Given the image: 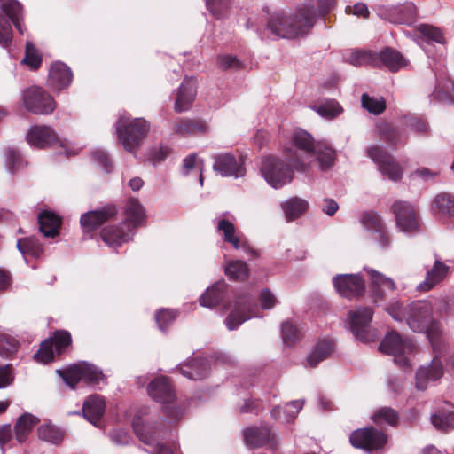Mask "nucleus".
Listing matches in <instances>:
<instances>
[{
  "instance_id": "f257e3e1",
  "label": "nucleus",
  "mask_w": 454,
  "mask_h": 454,
  "mask_svg": "<svg viewBox=\"0 0 454 454\" xmlns=\"http://www.w3.org/2000/svg\"><path fill=\"white\" fill-rule=\"evenodd\" d=\"M285 160L276 156L264 157L260 172L269 185L275 189L291 183L294 170L305 172L313 158L322 171L330 169L336 160V152L325 140L315 141L306 130L295 129L292 144L285 150Z\"/></svg>"
},
{
  "instance_id": "f03ea898",
  "label": "nucleus",
  "mask_w": 454,
  "mask_h": 454,
  "mask_svg": "<svg viewBox=\"0 0 454 454\" xmlns=\"http://www.w3.org/2000/svg\"><path fill=\"white\" fill-rule=\"evenodd\" d=\"M317 17V10L311 2L303 3L294 12L278 10L269 16L265 32L276 38L303 36L313 27Z\"/></svg>"
},
{
  "instance_id": "7ed1b4c3",
  "label": "nucleus",
  "mask_w": 454,
  "mask_h": 454,
  "mask_svg": "<svg viewBox=\"0 0 454 454\" xmlns=\"http://www.w3.org/2000/svg\"><path fill=\"white\" fill-rule=\"evenodd\" d=\"M125 213L126 221L119 225L106 227L101 231V238L108 247H117L130 240L135 233V229L142 223L145 217L143 206L135 198L127 201Z\"/></svg>"
},
{
  "instance_id": "20e7f679",
  "label": "nucleus",
  "mask_w": 454,
  "mask_h": 454,
  "mask_svg": "<svg viewBox=\"0 0 454 454\" xmlns=\"http://www.w3.org/2000/svg\"><path fill=\"white\" fill-rule=\"evenodd\" d=\"M115 128L123 148L134 153L147 136L150 125L143 118H135L129 121V118L122 116L115 124Z\"/></svg>"
},
{
  "instance_id": "39448f33",
  "label": "nucleus",
  "mask_w": 454,
  "mask_h": 454,
  "mask_svg": "<svg viewBox=\"0 0 454 454\" xmlns=\"http://www.w3.org/2000/svg\"><path fill=\"white\" fill-rule=\"evenodd\" d=\"M132 427L139 440L153 448L152 454H175L172 447L162 442L166 439L167 432L160 425L145 421L137 414L133 419Z\"/></svg>"
},
{
  "instance_id": "423d86ee",
  "label": "nucleus",
  "mask_w": 454,
  "mask_h": 454,
  "mask_svg": "<svg viewBox=\"0 0 454 454\" xmlns=\"http://www.w3.org/2000/svg\"><path fill=\"white\" fill-rule=\"evenodd\" d=\"M0 46L7 48L12 40L11 22L20 35L25 33L24 14L21 4L17 0H8L1 4Z\"/></svg>"
},
{
  "instance_id": "0eeeda50",
  "label": "nucleus",
  "mask_w": 454,
  "mask_h": 454,
  "mask_svg": "<svg viewBox=\"0 0 454 454\" xmlns=\"http://www.w3.org/2000/svg\"><path fill=\"white\" fill-rule=\"evenodd\" d=\"M406 322L415 333H436L438 321L433 318V306L428 301H415L405 309Z\"/></svg>"
},
{
  "instance_id": "6e6552de",
  "label": "nucleus",
  "mask_w": 454,
  "mask_h": 454,
  "mask_svg": "<svg viewBox=\"0 0 454 454\" xmlns=\"http://www.w3.org/2000/svg\"><path fill=\"white\" fill-rule=\"evenodd\" d=\"M149 395L163 404L162 410L170 420H177L182 416L181 409L176 404V395L167 377L156 378L147 387Z\"/></svg>"
},
{
  "instance_id": "1a4fd4ad",
  "label": "nucleus",
  "mask_w": 454,
  "mask_h": 454,
  "mask_svg": "<svg viewBox=\"0 0 454 454\" xmlns=\"http://www.w3.org/2000/svg\"><path fill=\"white\" fill-rule=\"evenodd\" d=\"M57 373L72 389H74L82 380L93 386L106 381L103 372L96 365L86 362L72 364L65 370H57Z\"/></svg>"
},
{
  "instance_id": "9d476101",
  "label": "nucleus",
  "mask_w": 454,
  "mask_h": 454,
  "mask_svg": "<svg viewBox=\"0 0 454 454\" xmlns=\"http://www.w3.org/2000/svg\"><path fill=\"white\" fill-rule=\"evenodd\" d=\"M261 317L255 298L249 293H243L235 297L234 309L224 322L228 330L233 331L247 320Z\"/></svg>"
},
{
  "instance_id": "9b49d317",
  "label": "nucleus",
  "mask_w": 454,
  "mask_h": 454,
  "mask_svg": "<svg viewBox=\"0 0 454 454\" xmlns=\"http://www.w3.org/2000/svg\"><path fill=\"white\" fill-rule=\"evenodd\" d=\"M373 311L370 307H358L348 312V325L356 337L361 342L368 343L378 338L375 329L371 326Z\"/></svg>"
},
{
  "instance_id": "f8f14e48",
  "label": "nucleus",
  "mask_w": 454,
  "mask_h": 454,
  "mask_svg": "<svg viewBox=\"0 0 454 454\" xmlns=\"http://www.w3.org/2000/svg\"><path fill=\"white\" fill-rule=\"evenodd\" d=\"M412 349V344L402 338L395 331L388 333L379 346V350L386 355L393 356L394 362L403 370H410L411 365L404 356Z\"/></svg>"
},
{
  "instance_id": "ddd939ff",
  "label": "nucleus",
  "mask_w": 454,
  "mask_h": 454,
  "mask_svg": "<svg viewBox=\"0 0 454 454\" xmlns=\"http://www.w3.org/2000/svg\"><path fill=\"white\" fill-rule=\"evenodd\" d=\"M71 342V334L67 331H56L52 338L44 340L41 343L34 358L42 364H48L53 360L55 355L59 356L66 348L70 346Z\"/></svg>"
},
{
  "instance_id": "4468645a",
  "label": "nucleus",
  "mask_w": 454,
  "mask_h": 454,
  "mask_svg": "<svg viewBox=\"0 0 454 454\" xmlns=\"http://www.w3.org/2000/svg\"><path fill=\"white\" fill-rule=\"evenodd\" d=\"M391 211L395 215L398 230L406 234H414L419 231V214L414 206L407 201L397 200Z\"/></svg>"
},
{
  "instance_id": "2eb2a0df",
  "label": "nucleus",
  "mask_w": 454,
  "mask_h": 454,
  "mask_svg": "<svg viewBox=\"0 0 454 454\" xmlns=\"http://www.w3.org/2000/svg\"><path fill=\"white\" fill-rule=\"evenodd\" d=\"M387 434L374 427L356 429L349 437L352 446L362 449L367 453L382 449L387 443Z\"/></svg>"
},
{
  "instance_id": "dca6fc26",
  "label": "nucleus",
  "mask_w": 454,
  "mask_h": 454,
  "mask_svg": "<svg viewBox=\"0 0 454 454\" xmlns=\"http://www.w3.org/2000/svg\"><path fill=\"white\" fill-rule=\"evenodd\" d=\"M23 103L27 111L35 114H49L56 107L53 98L37 86L24 90Z\"/></svg>"
},
{
  "instance_id": "f3484780",
  "label": "nucleus",
  "mask_w": 454,
  "mask_h": 454,
  "mask_svg": "<svg viewBox=\"0 0 454 454\" xmlns=\"http://www.w3.org/2000/svg\"><path fill=\"white\" fill-rule=\"evenodd\" d=\"M367 153L383 176L392 181H398L402 177L403 171L399 164L381 147L372 145L367 149Z\"/></svg>"
},
{
  "instance_id": "a211bd4d",
  "label": "nucleus",
  "mask_w": 454,
  "mask_h": 454,
  "mask_svg": "<svg viewBox=\"0 0 454 454\" xmlns=\"http://www.w3.org/2000/svg\"><path fill=\"white\" fill-rule=\"evenodd\" d=\"M213 169L224 177L238 179L246 175V168L242 159H237L231 153H221L213 156Z\"/></svg>"
},
{
  "instance_id": "6ab92c4d",
  "label": "nucleus",
  "mask_w": 454,
  "mask_h": 454,
  "mask_svg": "<svg viewBox=\"0 0 454 454\" xmlns=\"http://www.w3.org/2000/svg\"><path fill=\"white\" fill-rule=\"evenodd\" d=\"M200 304L202 307L213 309L216 306H223L228 309L231 305V291L228 285L223 281H217L200 295Z\"/></svg>"
},
{
  "instance_id": "aec40b11",
  "label": "nucleus",
  "mask_w": 454,
  "mask_h": 454,
  "mask_svg": "<svg viewBox=\"0 0 454 454\" xmlns=\"http://www.w3.org/2000/svg\"><path fill=\"white\" fill-rule=\"evenodd\" d=\"M336 292L342 297L352 299L363 294L365 282L359 274H338L333 278Z\"/></svg>"
},
{
  "instance_id": "412c9836",
  "label": "nucleus",
  "mask_w": 454,
  "mask_h": 454,
  "mask_svg": "<svg viewBox=\"0 0 454 454\" xmlns=\"http://www.w3.org/2000/svg\"><path fill=\"white\" fill-rule=\"evenodd\" d=\"M246 445L251 449L261 448L269 445L270 449H277L278 442L275 434L267 426H254L242 431Z\"/></svg>"
},
{
  "instance_id": "4be33fe9",
  "label": "nucleus",
  "mask_w": 454,
  "mask_h": 454,
  "mask_svg": "<svg viewBox=\"0 0 454 454\" xmlns=\"http://www.w3.org/2000/svg\"><path fill=\"white\" fill-rule=\"evenodd\" d=\"M26 139L31 146L40 149L51 147L57 144L61 147H65L64 142L59 138L55 130L51 126H32L26 136Z\"/></svg>"
},
{
  "instance_id": "5701e85b",
  "label": "nucleus",
  "mask_w": 454,
  "mask_h": 454,
  "mask_svg": "<svg viewBox=\"0 0 454 454\" xmlns=\"http://www.w3.org/2000/svg\"><path fill=\"white\" fill-rule=\"evenodd\" d=\"M378 14L391 23L408 25L413 23L417 12L412 3H405L396 6L380 8Z\"/></svg>"
},
{
  "instance_id": "b1692460",
  "label": "nucleus",
  "mask_w": 454,
  "mask_h": 454,
  "mask_svg": "<svg viewBox=\"0 0 454 454\" xmlns=\"http://www.w3.org/2000/svg\"><path fill=\"white\" fill-rule=\"evenodd\" d=\"M116 214V207L114 205H107L82 214L80 218V223L85 231H93L113 218Z\"/></svg>"
},
{
  "instance_id": "393cba45",
  "label": "nucleus",
  "mask_w": 454,
  "mask_h": 454,
  "mask_svg": "<svg viewBox=\"0 0 454 454\" xmlns=\"http://www.w3.org/2000/svg\"><path fill=\"white\" fill-rule=\"evenodd\" d=\"M443 375V366L438 356L433 358L430 364L420 366L415 376V387L418 390L427 389L429 382L441 379Z\"/></svg>"
},
{
  "instance_id": "a878e982",
  "label": "nucleus",
  "mask_w": 454,
  "mask_h": 454,
  "mask_svg": "<svg viewBox=\"0 0 454 454\" xmlns=\"http://www.w3.org/2000/svg\"><path fill=\"white\" fill-rule=\"evenodd\" d=\"M73 80V73L69 67L63 62H54L49 70L48 85L54 90L59 91L67 88Z\"/></svg>"
},
{
  "instance_id": "bb28decb",
  "label": "nucleus",
  "mask_w": 454,
  "mask_h": 454,
  "mask_svg": "<svg viewBox=\"0 0 454 454\" xmlns=\"http://www.w3.org/2000/svg\"><path fill=\"white\" fill-rule=\"evenodd\" d=\"M197 94V81L194 77H185L179 86L175 101V111L182 113L187 111Z\"/></svg>"
},
{
  "instance_id": "cd10ccee",
  "label": "nucleus",
  "mask_w": 454,
  "mask_h": 454,
  "mask_svg": "<svg viewBox=\"0 0 454 454\" xmlns=\"http://www.w3.org/2000/svg\"><path fill=\"white\" fill-rule=\"evenodd\" d=\"M106 411V401L99 395H89L82 404L83 417L95 427H99V422Z\"/></svg>"
},
{
  "instance_id": "c85d7f7f",
  "label": "nucleus",
  "mask_w": 454,
  "mask_h": 454,
  "mask_svg": "<svg viewBox=\"0 0 454 454\" xmlns=\"http://www.w3.org/2000/svg\"><path fill=\"white\" fill-rule=\"evenodd\" d=\"M179 372L189 380H200L209 374L210 365L207 359L196 357L190 359L186 364H180Z\"/></svg>"
},
{
  "instance_id": "c756f323",
  "label": "nucleus",
  "mask_w": 454,
  "mask_h": 454,
  "mask_svg": "<svg viewBox=\"0 0 454 454\" xmlns=\"http://www.w3.org/2000/svg\"><path fill=\"white\" fill-rule=\"evenodd\" d=\"M375 57L377 67L383 65L391 72H396L407 65V60L401 52L390 47H386L380 52L376 53Z\"/></svg>"
},
{
  "instance_id": "7c9ffc66",
  "label": "nucleus",
  "mask_w": 454,
  "mask_h": 454,
  "mask_svg": "<svg viewBox=\"0 0 454 454\" xmlns=\"http://www.w3.org/2000/svg\"><path fill=\"white\" fill-rule=\"evenodd\" d=\"M429 98L431 102L454 105V82L449 78L437 79Z\"/></svg>"
},
{
  "instance_id": "2f4dec72",
  "label": "nucleus",
  "mask_w": 454,
  "mask_h": 454,
  "mask_svg": "<svg viewBox=\"0 0 454 454\" xmlns=\"http://www.w3.org/2000/svg\"><path fill=\"white\" fill-rule=\"evenodd\" d=\"M40 232L46 238H55L59 235L61 219L51 211H43L38 215Z\"/></svg>"
},
{
  "instance_id": "473e14b6",
  "label": "nucleus",
  "mask_w": 454,
  "mask_h": 454,
  "mask_svg": "<svg viewBox=\"0 0 454 454\" xmlns=\"http://www.w3.org/2000/svg\"><path fill=\"white\" fill-rule=\"evenodd\" d=\"M432 211L441 219L454 218V194L442 192L433 202Z\"/></svg>"
},
{
  "instance_id": "72a5a7b5",
  "label": "nucleus",
  "mask_w": 454,
  "mask_h": 454,
  "mask_svg": "<svg viewBox=\"0 0 454 454\" xmlns=\"http://www.w3.org/2000/svg\"><path fill=\"white\" fill-rule=\"evenodd\" d=\"M174 131L181 136H193L207 133L208 126L200 119H178L174 125Z\"/></svg>"
},
{
  "instance_id": "f704fd0d",
  "label": "nucleus",
  "mask_w": 454,
  "mask_h": 454,
  "mask_svg": "<svg viewBox=\"0 0 454 454\" xmlns=\"http://www.w3.org/2000/svg\"><path fill=\"white\" fill-rule=\"evenodd\" d=\"M449 267L442 262L435 260L434 267L427 271L424 281L419 283L417 289L419 291H428L437 283L441 282L447 275Z\"/></svg>"
},
{
  "instance_id": "c9c22d12",
  "label": "nucleus",
  "mask_w": 454,
  "mask_h": 454,
  "mask_svg": "<svg viewBox=\"0 0 454 454\" xmlns=\"http://www.w3.org/2000/svg\"><path fill=\"white\" fill-rule=\"evenodd\" d=\"M303 403L304 402L301 400H294L287 403L285 406H275L270 411V415L276 420L292 421L302 409Z\"/></svg>"
},
{
  "instance_id": "e433bc0d",
  "label": "nucleus",
  "mask_w": 454,
  "mask_h": 454,
  "mask_svg": "<svg viewBox=\"0 0 454 454\" xmlns=\"http://www.w3.org/2000/svg\"><path fill=\"white\" fill-rule=\"evenodd\" d=\"M39 423V419L28 412L20 415L15 425L14 432L17 441L20 443L24 442L29 434L31 433L34 427Z\"/></svg>"
},
{
  "instance_id": "4c0bfd02",
  "label": "nucleus",
  "mask_w": 454,
  "mask_h": 454,
  "mask_svg": "<svg viewBox=\"0 0 454 454\" xmlns=\"http://www.w3.org/2000/svg\"><path fill=\"white\" fill-rule=\"evenodd\" d=\"M308 207V201L299 197L289 198L281 203V208L287 222H291L300 217L307 211Z\"/></svg>"
},
{
  "instance_id": "58836bf2",
  "label": "nucleus",
  "mask_w": 454,
  "mask_h": 454,
  "mask_svg": "<svg viewBox=\"0 0 454 454\" xmlns=\"http://www.w3.org/2000/svg\"><path fill=\"white\" fill-rule=\"evenodd\" d=\"M365 270H367L366 268ZM368 273L371 278L373 294L376 298H382L384 296V292L382 290L383 287H386L389 290L395 289V283L392 278H387L380 272L372 269L368 270Z\"/></svg>"
},
{
  "instance_id": "ea45409f",
  "label": "nucleus",
  "mask_w": 454,
  "mask_h": 454,
  "mask_svg": "<svg viewBox=\"0 0 454 454\" xmlns=\"http://www.w3.org/2000/svg\"><path fill=\"white\" fill-rule=\"evenodd\" d=\"M333 349V343L328 340H320L307 357V366L316 367L321 361L327 358Z\"/></svg>"
},
{
  "instance_id": "a19ab883",
  "label": "nucleus",
  "mask_w": 454,
  "mask_h": 454,
  "mask_svg": "<svg viewBox=\"0 0 454 454\" xmlns=\"http://www.w3.org/2000/svg\"><path fill=\"white\" fill-rule=\"evenodd\" d=\"M37 434L39 439L55 445L59 444L64 438L63 432L51 423L41 425Z\"/></svg>"
},
{
  "instance_id": "79ce46f5",
  "label": "nucleus",
  "mask_w": 454,
  "mask_h": 454,
  "mask_svg": "<svg viewBox=\"0 0 454 454\" xmlns=\"http://www.w3.org/2000/svg\"><path fill=\"white\" fill-rule=\"evenodd\" d=\"M17 248L24 256L31 254L32 256L39 257L43 251L42 244L35 237L19 239L17 242Z\"/></svg>"
},
{
  "instance_id": "37998d69",
  "label": "nucleus",
  "mask_w": 454,
  "mask_h": 454,
  "mask_svg": "<svg viewBox=\"0 0 454 454\" xmlns=\"http://www.w3.org/2000/svg\"><path fill=\"white\" fill-rule=\"evenodd\" d=\"M233 0H206L209 12L217 20L229 16Z\"/></svg>"
},
{
  "instance_id": "c03bdc74",
  "label": "nucleus",
  "mask_w": 454,
  "mask_h": 454,
  "mask_svg": "<svg viewBox=\"0 0 454 454\" xmlns=\"http://www.w3.org/2000/svg\"><path fill=\"white\" fill-rule=\"evenodd\" d=\"M431 423L440 431H448L454 428V412L440 411L431 415Z\"/></svg>"
},
{
  "instance_id": "a18cd8bd",
  "label": "nucleus",
  "mask_w": 454,
  "mask_h": 454,
  "mask_svg": "<svg viewBox=\"0 0 454 454\" xmlns=\"http://www.w3.org/2000/svg\"><path fill=\"white\" fill-rule=\"evenodd\" d=\"M375 55L376 52L371 51H354L350 53L348 62L356 67L366 64L378 66Z\"/></svg>"
},
{
  "instance_id": "49530a36",
  "label": "nucleus",
  "mask_w": 454,
  "mask_h": 454,
  "mask_svg": "<svg viewBox=\"0 0 454 454\" xmlns=\"http://www.w3.org/2000/svg\"><path fill=\"white\" fill-rule=\"evenodd\" d=\"M202 160L198 162L197 156L195 153H192L185 157L183 160L182 165V174L184 176H188L192 172H194L199 176L200 184H203V176H202Z\"/></svg>"
},
{
  "instance_id": "de8ad7c7",
  "label": "nucleus",
  "mask_w": 454,
  "mask_h": 454,
  "mask_svg": "<svg viewBox=\"0 0 454 454\" xmlns=\"http://www.w3.org/2000/svg\"><path fill=\"white\" fill-rule=\"evenodd\" d=\"M249 269L244 261L231 262L225 268V274L235 280H244L247 278Z\"/></svg>"
},
{
  "instance_id": "09e8293b",
  "label": "nucleus",
  "mask_w": 454,
  "mask_h": 454,
  "mask_svg": "<svg viewBox=\"0 0 454 454\" xmlns=\"http://www.w3.org/2000/svg\"><path fill=\"white\" fill-rule=\"evenodd\" d=\"M419 33L428 42H434L437 43H445V38L442 30L438 27L423 24L418 28Z\"/></svg>"
},
{
  "instance_id": "8fccbe9b",
  "label": "nucleus",
  "mask_w": 454,
  "mask_h": 454,
  "mask_svg": "<svg viewBox=\"0 0 454 454\" xmlns=\"http://www.w3.org/2000/svg\"><path fill=\"white\" fill-rule=\"evenodd\" d=\"M361 101L362 106L364 109L376 115L381 114L386 108L383 98H373L367 94H363Z\"/></svg>"
},
{
  "instance_id": "3c124183",
  "label": "nucleus",
  "mask_w": 454,
  "mask_h": 454,
  "mask_svg": "<svg viewBox=\"0 0 454 454\" xmlns=\"http://www.w3.org/2000/svg\"><path fill=\"white\" fill-rule=\"evenodd\" d=\"M363 224L373 234L386 228L381 216L374 212L367 213L363 216Z\"/></svg>"
},
{
  "instance_id": "603ef678",
  "label": "nucleus",
  "mask_w": 454,
  "mask_h": 454,
  "mask_svg": "<svg viewBox=\"0 0 454 454\" xmlns=\"http://www.w3.org/2000/svg\"><path fill=\"white\" fill-rule=\"evenodd\" d=\"M23 160L18 150L12 147H8L5 151V166L10 172L13 173L15 170L22 167Z\"/></svg>"
},
{
  "instance_id": "864d4df0",
  "label": "nucleus",
  "mask_w": 454,
  "mask_h": 454,
  "mask_svg": "<svg viewBox=\"0 0 454 454\" xmlns=\"http://www.w3.org/2000/svg\"><path fill=\"white\" fill-rule=\"evenodd\" d=\"M372 419L376 423L385 421L390 426H395L398 421V413L392 408L383 407L374 414Z\"/></svg>"
},
{
  "instance_id": "5fc2aeb1",
  "label": "nucleus",
  "mask_w": 454,
  "mask_h": 454,
  "mask_svg": "<svg viewBox=\"0 0 454 454\" xmlns=\"http://www.w3.org/2000/svg\"><path fill=\"white\" fill-rule=\"evenodd\" d=\"M281 334L283 341L287 346H292L300 338V332L295 325L289 322H285L281 325Z\"/></svg>"
},
{
  "instance_id": "6e6d98bb",
  "label": "nucleus",
  "mask_w": 454,
  "mask_h": 454,
  "mask_svg": "<svg viewBox=\"0 0 454 454\" xmlns=\"http://www.w3.org/2000/svg\"><path fill=\"white\" fill-rule=\"evenodd\" d=\"M23 62L34 70L37 69L42 63L41 56L38 54L35 45L30 42L26 43V55Z\"/></svg>"
},
{
  "instance_id": "4d7b16f0",
  "label": "nucleus",
  "mask_w": 454,
  "mask_h": 454,
  "mask_svg": "<svg viewBox=\"0 0 454 454\" xmlns=\"http://www.w3.org/2000/svg\"><path fill=\"white\" fill-rule=\"evenodd\" d=\"M176 313L168 309H161L155 314V320L160 331H164L166 327L175 321Z\"/></svg>"
},
{
  "instance_id": "13d9d810",
  "label": "nucleus",
  "mask_w": 454,
  "mask_h": 454,
  "mask_svg": "<svg viewBox=\"0 0 454 454\" xmlns=\"http://www.w3.org/2000/svg\"><path fill=\"white\" fill-rule=\"evenodd\" d=\"M18 341L12 336L0 335V356H9L16 352Z\"/></svg>"
},
{
  "instance_id": "bf43d9fd",
  "label": "nucleus",
  "mask_w": 454,
  "mask_h": 454,
  "mask_svg": "<svg viewBox=\"0 0 454 454\" xmlns=\"http://www.w3.org/2000/svg\"><path fill=\"white\" fill-rule=\"evenodd\" d=\"M93 160L100 166L104 171L110 173L113 170V163L110 156L102 149H97L92 153Z\"/></svg>"
},
{
  "instance_id": "052dcab7",
  "label": "nucleus",
  "mask_w": 454,
  "mask_h": 454,
  "mask_svg": "<svg viewBox=\"0 0 454 454\" xmlns=\"http://www.w3.org/2000/svg\"><path fill=\"white\" fill-rule=\"evenodd\" d=\"M259 301L262 309L269 310L275 307L278 300L274 294L268 288H263L259 294Z\"/></svg>"
},
{
  "instance_id": "680f3d73",
  "label": "nucleus",
  "mask_w": 454,
  "mask_h": 454,
  "mask_svg": "<svg viewBox=\"0 0 454 454\" xmlns=\"http://www.w3.org/2000/svg\"><path fill=\"white\" fill-rule=\"evenodd\" d=\"M341 111V106L335 101L321 105L317 108L318 114L325 118H333L340 114Z\"/></svg>"
},
{
  "instance_id": "e2e57ef3",
  "label": "nucleus",
  "mask_w": 454,
  "mask_h": 454,
  "mask_svg": "<svg viewBox=\"0 0 454 454\" xmlns=\"http://www.w3.org/2000/svg\"><path fill=\"white\" fill-rule=\"evenodd\" d=\"M218 66L221 69H239L241 67L239 60L232 55H222L218 57Z\"/></svg>"
},
{
  "instance_id": "0e129e2a",
  "label": "nucleus",
  "mask_w": 454,
  "mask_h": 454,
  "mask_svg": "<svg viewBox=\"0 0 454 454\" xmlns=\"http://www.w3.org/2000/svg\"><path fill=\"white\" fill-rule=\"evenodd\" d=\"M111 441L117 445H127L129 442L130 436L125 429H114L110 433Z\"/></svg>"
},
{
  "instance_id": "69168bd1",
  "label": "nucleus",
  "mask_w": 454,
  "mask_h": 454,
  "mask_svg": "<svg viewBox=\"0 0 454 454\" xmlns=\"http://www.w3.org/2000/svg\"><path fill=\"white\" fill-rule=\"evenodd\" d=\"M13 380L14 376L12 372V366L10 364L0 366V389L10 386Z\"/></svg>"
},
{
  "instance_id": "338daca9",
  "label": "nucleus",
  "mask_w": 454,
  "mask_h": 454,
  "mask_svg": "<svg viewBox=\"0 0 454 454\" xmlns=\"http://www.w3.org/2000/svg\"><path fill=\"white\" fill-rule=\"evenodd\" d=\"M217 230L223 234V240L235 235V226L232 223L226 219H220L217 223Z\"/></svg>"
},
{
  "instance_id": "774afa93",
  "label": "nucleus",
  "mask_w": 454,
  "mask_h": 454,
  "mask_svg": "<svg viewBox=\"0 0 454 454\" xmlns=\"http://www.w3.org/2000/svg\"><path fill=\"white\" fill-rule=\"evenodd\" d=\"M224 241L231 244L235 249H241L245 254L250 256L256 255V252L253 248L249 247L247 244L240 243L239 237L236 235L231 236Z\"/></svg>"
}]
</instances>
